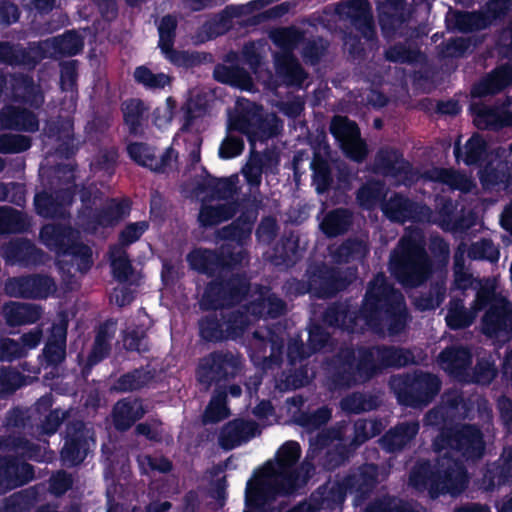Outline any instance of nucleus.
Wrapping results in <instances>:
<instances>
[{
    "instance_id": "nucleus-1",
    "label": "nucleus",
    "mask_w": 512,
    "mask_h": 512,
    "mask_svg": "<svg viewBox=\"0 0 512 512\" xmlns=\"http://www.w3.org/2000/svg\"><path fill=\"white\" fill-rule=\"evenodd\" d=\"M415 363L411 350L393 345L341 346L329 359L333 385L350 389L366 384L389 368H402Z\"/></svg>"
},
{
    "instance_id": "nucleus-2",
    "label": "nucleus",
    "mask_w": 512,
    "mask_h": 512,
    "mask_svg": "<svg viewBox=\"0 0 512 512\" xmlns=\"http://www.w3.org/2000/svg\"><path fill=\"white\" fill-rule=\"evenodd\" d=\"M364 324L373 331L386 328L390 336L403 333L411 319L402 293L383 273L368 283L361 303Z\"/></svg>"
},
{
    "instance_id": "nucleus-3",
    "label": "nucleus",
    "mask_w": 512,
    "mask_h": 512,
    "mask_svg": "<svg viewBox=\"0 0 512 512\" xmlns=\"http://www.w3.org/2000/svg\"><path fill=\"white\" fill-rule=\"evenodd\" d=\"M228 127L230 131H238L246 136L253 156L243 169V175L249 185H260L263 162L255 151V145L257 142L264 143L276 137L283 127L281 120L275 114H265L261 106L253 104L241 108L230 116Z\"/></svg>"
},
{
    "instance_id": "nucleus-4",
    "label": "nucleus",
    "mask_w": 512,
    "mask_h": 512,
    "mask_svg": "<svg viewBox=\"0 0 512 512\" xmlns=\"http://www.w3.org/2000/svg\"><path fill=\"white\" fill-rule=\"evenodd\" d=\"M310 476L301 468H277L273 474L262 472L246 483L243 512H273L278 497L295 495L306 486Z\"/></svg>"
},
{
    "instance_id": "nucleus-5",
    "label": "nucleus",
    "mask_w": 512,
    "mask_h": 512,
    "mask_svg": "<svg viewBox=\"0 0 512 512\" xmlns=\"http://www.w3.org/2000/svg\"><path fill=\"white\" fill-rule=\"evenodd\" d=\"M468 471L459 459L443 457L433 465L429 460L417 462L409 473V485L418 492H428L431 499L441 495L457 496L468 486Z\"/></svg>"
},
{
    "instance_id": "nucleus-6",
    "label": "nucleus",
    "mask_w": 512,
    "mask_h": 512,
    "mask_svg": "<svg viewBox=\"0 0 512 512\" xmlns=\"http://www.w3.org/2000/svg\"><path fill=\"white\" fill-rule=\"evenodd\" d=\"M389 271L404 288H418L429 280L434 266L422 236L409 234L399 239L390 253Z\"/></svg>"
},
{
    "instance_id": "nucleus-7",
    "label": "nucleus",
    "mask_w": 512,
    "mask_h": 512,
    "mask_svg": "<svg viewBox=\"0 0 512 512\" xmlns=\"http://www.w3.org/2000/svg\"><path fill=\"white\" fill-rule=\"evenodd\" d=\"M336 14L341 20L346 21L357 33L345 31L343 44L353 59H364L366 50L361 41L377 44L378 36L369 0H341L336 4Z\"/></svg>"
},
{
    "instance_id": "nucleus-8",
    "label": "nucleus",
    "mask_w": 512,
    "mask_h": 512,
    "mask_svg": "<svg viewBox=\"0 0 512 512\" xmlns=\"http://www.w3.org/2000/svg\"><path fill=\"white\" fill-rule=\"evenodd\" d=\"M39 241L57 257H71L76 262L77 271L82 274L93 266L91 247L82 242L80 231L69 223L52 222L42 225Z\"/></svg>"
},
{
    "instance_id": "nucleus-9",
    "label": "nucleus",
    "mask_w": 512,
    "mask_h": 512,
    "mask_svg": "<svg viewBox=\"0 0 512 512\" xmlns=\"http://www.w3.org/2000/svg\"><path fill=\"white\" fill-rule=\"evenodd\" d=\"M390 385L400 405L422 409L430 405L438 396L442 381L432 372L415 369L394 376Z\"/></svg>"
},
{
    "instance_id": "nucleus-10",
    "label": "nucleus",
    "mask_w": 512,
    "mask_h": 512,
    "mask_svg": "<svg viewBox=\"0 0 512 512\" xmlns=\"http://www.w3.org/2000/svg\"><path fill=\"white\" fill-rule=\"evenodd\" d=\"M251 288L250 279L244 272L226 275L223 272L207 283L200 307L204 311L232 308L242 303Z\"/></svg>"
},
{
    "instance_id": "nucleus-11",
    "label": "nucleus",
    "mask_w": 512,
    "mask_h": 512,
    "mask_svg": "<svg viewBox=\"0 0 512 512\" xmlns=\"http://www.w3.org/2000/svg\"><path fill=\"white\" fill-rule=\"evenodd\" d=\"M437 450L450 449L466 461H477L485 454L486 443L481 428L464 423L444 427L434 441Z\"/></svg>"
},
{
    "instance_id": "nucleus-12",
    "label": "nucleus",
    "mask_w": 512,
    "mask_h": 512,
    "mask_svg": "<svg viewBox=\"0 0 512 512\" xmlns=\"http://www.w3.org/2000/svg\"><path fill=\"white\" fill-rule=\"evenodd\" d=\"M243 368V357L229 349L214 350L200 359L197 367L199 383L211 386L235 379Z\"/></svg>"
},
{
    "instance_id": "nucleus-13",
    "label": "nucleus",
    "mask_w": 512,
    "mask_h": 512,
    "mask_svg": "<svg viewBox=\"0 0 512 512\" xmlns=\"http://www.w3.org/2000/svg\"><path fill=\"white\" fill-rule=\"evenodd\" d=\"M372 172L391 178L399 185L412 186L418 179L412 163L404 158L403 153L394 147H381L374 156Z\"/></svg>"
},
{
    "instance_id": "nucleus-14",
    "label": "nucleus",
    "mask_w": 512,
    "mask_h": 512,
    "mask_svg": "<svg viewBox=\"0 0 512 512\" xmlns=\"http://www.w3.org/2000/svg\"><path fill=\"white\" fill-rule=\"evenodd\" d=\"M305 275H310L313 296L318 299L334 298L352 284V279L346 271L325 262L309 265Z\"/></svg>"
},
{
    "instance_id": "nucleus-15",
    "label": "nucleus",
    "mask_w": 512,
    "mask_h": 512,
    "mask_svg": "<svg viewBox=\"0 0 512 512\" xmlns=\"http://www.w3.org/2000/svg\"><path fill=\"white\" fill-rule=\"evenodd\" d=\"M76 185L58 189L54 192L42 190L34 196L33 204L38 216L45 219L65 220L70 217L69 207L76 196Z\"/></svg>"
},
{
    "instance_id": "nucleus-16",
    "label": "nucleus",
    "mask_w": 512,
    "mask_h": 512,
    "mask_svg": "<svg viewBox=\"0 0 512 512\" xmlns=\"http://www.w3.org/2000/svg\"><path fill=\"white\" fill-rule=\"evenodd\" d=\"M55 288L54 279L41 274L8 278L4 285L8 296L23 299H45Z\"/></svg>"
},
{
    "instance_id": "nucleus-17",
    "label": "nucleus",
    "mask_w": 512,
    "mask_h": 512,
    "mask_svg": "<svg viewBox=\"0 0 512 512\" xmlns=\"http://www.w3.org/2000/svg\"><path fill=\"white\" fill-rule=\"evenodd\" d=\"M89 451L88 430L81 420H73L66 426L64 444L60 450V460L63 466H79L87 457Z\"/></svg>"
},
{
    "instance_id": "nucleus-18",
    "label": "nucleus",
    "mask_w": 512,
    "mask_h": 512,
    "mask_svg": "<svg viewBox=\"0 0 512 512\" xmlns=\"http://www.w3.org/2000/svg\"><path fill=\"white\" fill-rule=\"evenodd\" d=\"M479 181L486 191L510 192L512 185V144L504 157L490 159L478 172Z\"/></svg>"
},
{
    "instance_id": "nucleus-19",
    "label": "nucleus",
    "mask_w": 512,
    "mask_h": 512,
    "mask_svg": "<svg viewBox=\"0 0 512 512\" xmlns=\"http://www.w3.org/2000/svg\"><path fill=\"white\" fill-rule=\"evenodd\" d=\"M35 478L34 466L23 458L0 455V494L23 487Z\"/></svg>"
},
{
    "instance_id": "nucleus-20",
    "label": "nucleus",
    "mask_w": 512,
    "mask_h": 512,
    "mask_svg": "<svg viewBox=\"0 0 512 512\" xmlns=\"http://www.w3.org/2000/svg\"><path fill=\"white\" fill-rule=\"evenodd\" d=\"M481 325L483 334L489 338L511 334L512 303L504 297H498L484 313Z\"/></svg>"
},
{
    "instance_id": "nucleus-21",
    "label": "nucleus",
    "mask_w": 512,
    "mask_h": 512,
    "mask_svg": "<svg viewBox=\"0 0 512 512\" xmlns=\"http://www.w3.org/2000/svg\"><path fill=\"white\" fill-rule=\"evenodd\" d=\"M348 490L343 480H331L329 478L325 483L313 491L309 498L310 508L314 511L320 510H341L346 500Z\"/></svg>"
},
{
    "instance_id": "nucleus-22",
    "label": "nucleus",
    "mask_w": 512,
    "mask_h": 512,
    "mask_svg": "<svg viewBox=\"0 0 512 512\" xmlns=\"http://www.w3.org/2000/svg\"><path fill=\"white\" fill-rule=\"evenodd\" d=\"M322 319L329 327L354 332L359 326V322L363 321L361 306L356 308L348 301H337L325 309Z\"/></svg>"
},
{
    "instance_id": "nucleus-23",
    "label": "nucleus",
    "mask_w": 512,
    "mask_h": 512,
    "mask_svg": "<svg viewBox=\"0 0 512 512\" xmlns=\"http://www.w3.org/2000/svg\"><path fill=\"white\" fill-rule=\"evenodd\" d=\"M257 433H259V426L255 421L234 419L220 430L219 445L222 449L230 451L254 438Z\"/></svg>"
},
{
    "instance_id": "nucleus-24",
    "label": "nucleus",
    "mask_w": 512,
    "mask_h": 512,
    "mask_svg": "<svg viewBox=\"0 0 512 512\" xmlns=\"http://www.w3.org/2000/svg\"><path fill=\"white\" fill-rule=\"evenodd\" d=\"M422 208L423 206L416 201L395 192L382 204L381 210L390 221L404 224L408 221L419 220Z\"/></svg>"
},
{
    "instance_id": "nucleus-25",
    "label": "nucleus",
    "mask_w": 512,
    "mask_h": 512,
    "mask_svg": "<svg viewBox=\"0 0 512 512\" xmlns=\"http://www.w3.org/2000/svg\"><path fill=\"white\" fill-rule=\"evenodd\" d=\"M0 130L34 133L39 130V120L26 108L4 105L0 109Z\"/></svg>"
},
{
    "instance_id": "nucleus-26",
    "label": "nucleus",
    "mask_w": 512,
    "mask_h": 512,
    "mask_svg": "<svg viewBox=\"0 0 512 512\" xmlns=\"http://www.w3.org/2000/svg\"><path fill=\"white\" fill-rule=\"evenodd\" d=\"M7 262L22 267L37 266L43 263L44 252L31 240L19 238L11 240L4 249Z\"/></svg>"
},
{
    "instance_id": "nucleus-27",
    "label": "nucleus",
    "mask_w": 512,
    "mask_h": 512,
    "mask_svg": "<svg viewBox=\"0 0 512 512\" xmlns=\"http://www.w3.org/2000/svg\"><path fill=\"white\" fill-rule=\"evenodd\" d=\"M11 99L33 109H39L44 103V95L40 86L35 84L33 77L19 74L11 79Z\"/></svg>"
},
{
    "instance_id": "nucleus-28",
    "label": "nucleus",
    "mask_w": 512,
    "mask_h": 512,
    "mask_svg": "<svg viewBox=\"0 0 512 512\" xmlns=\"http://www.w3.org/2000/svg\"><path fill=\"white\" fill-rule=\"evenodd\" d=\"M499 17L490 12L486 2L484 10L456 11L451 20L452 28L460 33H472L489 28Z\"/></svg>"
},
{
    "instance_id": "nucleus-29",
    "label": "nucleus",
    "mask_w": 512,
    "mask_h": 512,
    "mask_svg": "<svg viewBox=\"0 0 512 512\" xmlns=\"http://www.w3.org/2000/svg\"><path fill=\"white\" fill-rule=\"evenodd\" d=\"M512 84V65L505 64L496 67L486 77L474 84L471 95L475 98L493 96Z\"/></svg>"
},
{
    "instance_id": "nucleus-30",
    "label": "nucleus",
    "mask_w": 512,
    "mask_h": 512,
    "mask_svg": "<svg viewBox=\"0 0 512 512\" xmlns=\"http://www.w3.org/2000/svg\"><path fill=\"white\" fill-rule=\"evenodd\" d=\"M156 377V370L150 365L134 368L121 374L111 385L110 390L116 393H128L148 388Z\"/></svg>"
},
{
    "instance_id": "nucleus-31",
    "label": "nucleus",
    "mask_w": 512,
    "mask_h": 512,
    "mask_svg": "<svg viewBox=\"0 0 512 512\" xmlns=\"http://www.w3.org/2000/svg\"><path fill=\"white\" fill-rule=\"evenodd\" d=\"M346 489L358 498L367 497L377 483V466L364 464L348 473L343 479Z\"/></svg>"
},
{
    "instance_id": "nucleus-32",
    "label": "nucleus",
    "mask_w": 512,
    "mask_h": 512,
    "mask_svg": "<svg viewBox=\"0 0 512 512\" xmlns=\"http://www.w3.org/2000/svg\"><path fill=\"white\" fill-rule=\"evenodd\" d=\"M419 428L416 421L398 423L384 433L379 440L380 445L388 453L402 451L416 437Z\"/></svg>"
},
{
    "instance_id": "nucleus-33",
    "label": "nucleus",
    "mask_w": 512,
    "mask_h": 512,
    "mask_svg": "<svg viewBox=\"0 0 512 512\" xmlns=\"http://www.w3.org/2000/svg\"><path fill=\"white\" fill-rule=\"evenodd\" d=\"M276 76L287 87L301 88L308 78V73L292 54H283L275 60Z\"/></svg>"
},
{
    "instance_id": "nucleus-34",
    "label": "nucleus",
    "mask_w": 512,
    "mask_h": 512,
    "mask_svg": "<svg viewBox=\"0 0 512 512\" xmlns=\"http://www.w3.org/2000/svg\"><path fill=\"white\" fill-rule=\"evenodd\" d=\"M145 412L140 398H123L113 408L114 425L117 430L126 431L140 420Z\"/></svg>"
},
{
    "instance_id": "nucleus-35",
    "label": "nucleus",
    "mask_w": 512,
    "mask_h": 512,
    "mask_svg": "<svg viewBox=\"0 0 512 512\" xmlns=\"http://www.w3.org/2000/svg\"><path fill=\"white\" fill-rule=\"evenodd\" d=\"M354 222L351 210L344 207L328 211L320 222V230L329 239L343 236L350 231Z\"/></svg>"
},
{
    "instance_id": "nucleus-36",
    "label": "nucleus",
    "mask_w": 512,
    "mask_h": 512,
    "mask_svg": "<svg viewBox=\"0 0 512 512\" xmlns=\"http://www.w3.org/2000/svg\"><path fill=\"white\" fill-rule=\"evenodd\" d=\"M463 152L460 139L454 144L453 153L457 162L462 161L466 166H480L486 156L488 145L485 139L478 133H474L464 146Z\"/></svg>"
},
{
    "instance_id": "nucleus-37",
    "label": "nucleus",
    "mask_w": 512,
    "mask_h": 512,
    "mask_svg": "<svg viewBox=\"0 0 512 512\" xmlns=\"http://www.w3.org/2000/svg\"><path fill=\"white\" fill-rule=\"evenodd\" d=\"M66 326H53L42 351L46 367H57L66 359Z\"/></svg>"
},
{
    "instance_id": "nucleus-38",
    "label": "nucleus",
    "mask_w": 512,
    "mask_h": 512,
    "mask_svg": "<svg viewBox=\"0 0 512 512\" xmlns=\"http://www.w3.org/2000/svg\"><path fill=\"white\" fill-rule=\"evenodd\" d=\"M255 219L256 216L252 212L244 211L230 224L218 229L216 236L220 240L242 245L251 237Z\"/></svg>"
},
{
    "instance_id": "nucleus-39",
    "label": "nucleus",
    "mask_w": 512,
    "mask_h": 512,
    "mask_svg": "<svg viewBox=\"0 0 512 512\" xmlns=\"http://www.w3.org/2000/svg\"><path fill=\"white\" fill-rule=\"evenodd\" d=\"M5 321L10 327L36 323L42 316V308L31 303L9 302L3 306Z\"/></svg>"
},
{
    "instance_id": "nucleus-40",
    "label": "nucleus",
    "mask_w": 512,
    "mask_h": 512,
    "mask_svg": "<svg viewBox=\"0 0 512 512\" xmlns=\"http://www.w3.org/2000/svg\"><path fill=\"white\" fill-rule=\"evenodd\" d=\"M474 121L479 129L499 131L512 126V112L497 106L483 105L476 110Z\"/></svg>"
},
{
    "instance_id": "nucleus-41",
    "label": "nucleus",
    "mask_w": 512,
    "mask_h": 512,
    "mask_svg": "<svg viewBox=\"0 0 512 512\" xmlns=\"http://www.w3.org/2000/svg\"><path fill=\"white\" fill-rule=\"evenodd\" d=\"M222 253L212 249H195L187 255V261L192 270L206 275L216 277L221 272Z\"/></svg>"
},
{
    "instance_id": "nucleus-42",
    "label": "nucleus",
    "mask_w": 512,
    "mask_h": 512,
    "mask_svg": "<svg viewBox=\"0 0 512 512\" xmlns=\"http://www.w3.org/2000/svg\"><path fill=\"white\" fill-rule=\"evenodd\" d=\"M213 77L219 83L244 91H251L253 88V79L250 73L238 65L217 64L213 71Z\"/></svg>"
},
{
    "instance_id": "nucleus-43",
    "label": "nucleus",
    "mask_w": 512,
    "mask_h": 512,
    "mask_svg": "<svg viewBox=\"0 0 512 512\" xmlns=\"http://www.w3.org/2000/svg\"><path fill=\"white\" fill-rule=\"evenodd\" d=\"M439 362L449 373L459 375L471 366L472 353L467 347H448L440 352Z\"/></svg>"
},
{
    "instance_id": "nucleus-44",
    "label": "nucleus",
    "mask_w": 512,
    "mask_h": 512,
    "mask_svg": "<svg viewBox=\"0 0 512 512\" xmlns=\"http://www.w3.org/2000/svg\"><path fill=\"white\" fill-rule=\"evenodd\" d=\"M387 189L381 180L370 179L363 183L356 191V201L364 210H372L386 200Z\"/></svg>"
},
{
    "instance_id": "nucleus-45",
    "label": "nucleus",
    "mask_w": 512,
    "mask_h": 512,
    "mask_svg": "<svg viewBox=\"0 0 512 512\" xmlns=\"http://www.w3.org/2000/svg\"><path fill=\"white\" fill-rule=\"evenodd\" d=\"M299 258V239L290 234L282 236L275 244L270 260L275 266L292 267Z\"/></svg>"
},
{
    "instance_id": "nucleus-46",
    "label": "nucleus",
    "mask_w": 512,
    "mask_h": 512,
    "mask_svg": "<svg viewBox=\"0 0 512 512\" xmlns=\"http://www.w3.org/2000/svg\"><path fill=\"white\" fill-rule=\"evenodd\" d=\"M237 213V206L234 203H223L217 205L203 204L198 214V222L202 228H212L222 222L232 219Z\"/></svg>"
},
{
    "instance_id": "nucleus-47",
    "label": "nucleus",
    "mask_w": 512,
    "mask_h": 512,
    "mask_svg": "<svg viewBox=\"0 0 512 512\" xmlns=\"http://www.w3.org/2000/svg\"><path fill=\"white\" fill-rule=\"evenodd\" d=\"M133 79L138 86L152 93L164 90L173 81L170 75L164 72L155 73L147 65L137 66L133 72Z\"/></svg>"
},
{
    "instance_id": "nucleus-48",
    "label": "nucleus",
    "mask_w": 512,
    "mask_h": 512,
    "mask_svg": "<svg viewBox=\"0 0 512 512\" xmlns=\"http://www.w3.org/2000/svg\"><path fill=\"white\" fill-rule=\"evenodd\" d=\"M408 10L378 9V22L383 37L387 40L394 39L404 25L409 21Z\"/></svg>"
},
{
    "instance_id": "nucleus-49",
    "label": "nucleus",
    "mask_w": 512,
    "mask_h": 512,
    "mask_svg": "<svg viewBox=\"0 0 512 512\" xmlns=\"http://www.w3.org/2000/svg\"><path fill=\"white\" fill-rule=\"evenodd\" d=\"M221 314L215 311L203 315L198 320V335L205 343H222L227 341Z\"/></svg>"
},
{
    "instance_id": "nucleus-50",
    "label": "nucleus",
    "mask_w": 512,
    "mask_h": 512,
    "mask_svg": "<svg viewBox=\"0 0 512 512\" xmlns=\"http://www.w3.org/2000/svg\"><path fill=\"white\" fill-rule=\"evenodd\" d=\"M131 204V200L127 197L108 198L100 207L106 228H114L128 217L131 212Z\"/></svg>"
},
{
    "instance_id": "nucleus-51",
    "label": "nucleus",
    "mask_w": 512,
    "mask_h": 512,
    "mask_svg": "<svg viewBox=\"0 0 512 512\" xmlns=\"http://www.w3.org/2000/svg\"><path fill=\"white\" fill-rule=\"evenodd\" d=\"M475 314L468 310L464 305V300L459 297H452L449 301L447 314L445 316L446 325L451 330H461L472 325Z\"/></svg>"
},
{
    "instance_id": "nucleus-52",
    "label": "nucleus",
    "mask_w": 512,
    "mask_h": 512,
    "mask_svg": "<svg viewBox=\"0 0 512 512\" xmlns=\"http://www.w3.org/2000/svg\"><path fill=\"white\" fill-rule=\"evenodd\" d=\"M226 340L241 338L252 323L251 318L240 306L227 313H221Z\"/></svg>"
},
{
    "instance_id": "nucleus-53",
    "label": "nucleus",
    "mask_w": 512,
    "mask_h": 512,
    "mask_svg": "<svg viewBox=\"0 0 512 512\" xmlns=\"http://www.w3.org/2000/svg\"><path fill=\"white\" fill-rule=\"evenodd\" d=\"M30 227L27 216L10 206L0 207V235L26 232Z\"/></svg>"
},
{
    "instance_id": "nucleus-54",
    "label": "nucleus",
    "mask_w": 512,
    "mask_h": 512,
    "mask_svg": "<svg viewBox=\"0 0 512 512\" xmlns=\"http://www.w3.org/2000/svg\"><path fill=\"white\" fill-rule=\"evenodd\" d=\"M378 396L371 393L354 392L341 400V408L348 413L360 414L377 409Z\"/></svg>"
},
{
    "instance_id": "nucleus-55",
    "label": "nucleus",
    "mask_w": 512,
    "mask_h": 512,
    "mask_svg": "<svg viewBox=\"0 0 512 512\" xmlns=\"http://www.w3.org/2000/svg\"><path fill=\"white\" fill-rule=\"evenodd\" d=\"M110 267L113 278L119 283L127 282L134 271L127 252L117 247L110 251Z\"/></svg>"
},
{
    "instance_id": "nucleus-56",
    "label": "nucleus",
    "mask_w": 512,
    "mask_h": 512,
    "mask_svg": "<svg viewBox=\"0 0 512 512\" xmlns=\"http://www.w3.org/2000/svg\"><path fill=\"white\" fill-rule=\"evenodd\" d=\"M124 123L129 128V133L137 135L142 127L145 112L144 102L141 99H129L122 105Z\"/></svg>"
},
{
    "instance_id": "nucleus-57",
    "label": "nucleus",
    "mask_w": 512,
    "mask_h": 512,
    "mask_svg": "<svg viewBox=\"0 0 512 512\" xmlns=\"http://www.w3.org/2000/svg\"><path fill=\"white\" fill-rule=\"evenodd\" d=\"M352 452L349 445L338 443L326 450L319 460V465L325 471L333 472L349 460Z\"/></svg>"
},
{
    "instance_id": "nucleus-58",
    "label": "nucleus",
    "mask_w": 512,
    "mask_h": 512,
    "mask_svg": "<svg viewBox=\"0 0 512 512\" xmlns=\"http://www.w3.org/2000/svg\"><path fill=\"white\" fill-rule=\"evenodd\" d=\"M507 469L505 463L499 464L494 462L488 464L482 477L483 488L486 491H494L501 486L512 484L511 475Z\"/></svg>"
},
{
    "instance_id": "nucleus-59",
    "label": "nucleus",
    "mask_w": 512,
    "mask_h": 512,
    "mask_svg": "<svg viewBox=\"0 0 512 512\" xmlns=\"http://www.w3.org/2000/svg\"><path fill=\"white\" fill-rule=\"evenodd\" d=\"M26 383V376L14 367L0 369V399H7Z\"/></svg>"
},
{
    "instance_id": "nucleus-60",
    "label": "nucleus",
    "mask_w": 512,
    "mask_h": 512,
    "mask_svg": "<svg viewBox=\"0 0 512 512\" xmlns=\"http://www.w3.org/2000/svg\"><path fill=\"white\" fill-rule=\"evenodd\" d=\"M230 415L227 407V395L224 391L214 394L205 408L203 422L205 424H215Z\"/></svg>"
},
{
    "instance_id": "nucleus-61",
    "label": "nucleus",
    "mask_w": 512,
    "mask_h": 512,
    "mask_svg": "<svg viewBox=\"0 0 512 512\" xmlns=\"http://www.w3.org/2000/svg\"><path fill=\"white\" fill-rule=\"evenodd\" d=\"M52 48L60 55L75 56L82 50L83 40L75 31H66L52 39Z\"/></svg>"
},
{
    "instance_id": "nucleus-62",
    "label": "nucleus",
    "mask_w": 512,
    "mask_h": 512,
    "mask_svg": "<svg viewBox=\"0 0 512 512\" xmlns=\"http://www.w3.org/2000/svg\"><path fill=\"white\" fill-rule=\"evenodd\" d=\"M368 253L366 243L359 238L346 239L335 252L339 262L349 263L353 260H361Z\"/></svg>"
},
{
    "instance_id": "nucleus-63",
    "label": "nucleus",
    "mask_w": 512,
    "mask_h": 512,
    "mask_svg": "<svg viewBox=\"0 0 512 512\" xmlns=\"http://www.w3.org/2000/svg\"><path fill=\"white\" fill-rule=\"evenodd\" d=\"M420 55L419 49H411L401 42L389 46L384 52L387 61L400 64H413L418 61Z\"/></svg>"
},
{
    "instance_id": "nucleus-64",
    "label": "nucleus",
    "mask_w": 512,
    "mask_h": 512,
    "mask_svg": "<svg viewBox=\"0 0 512 512\" xmlns=\"http://www.w3.org/2000/svg\"><path fill=\"white\" fill-rule=\"evenodd\" d=\"M78 224L86 233L94 234L100 228L107 229L100 212V207H86L85 210H78Z\"/></svg>"
}]
</instances>
